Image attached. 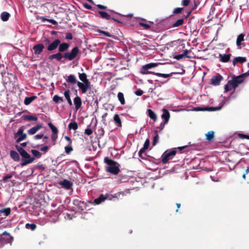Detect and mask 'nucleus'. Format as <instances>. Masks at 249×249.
<instances>
[{"instance_id":"f257e3e1","label":"nucleus","mask_w":249,"mask_h":249,"mask_svg":"<svg viewBox=\"0 0 249 249\" xmlns=\"http://www.w3.org/2000/svg\"><path fill=\"white\" fill-rule=\"evenodd\" d=\"M16 148L22 157L20 163L21 166L32 163L35 160V158L31 157L22 147L16 145Z\"/></svg>"},{"instance_id":"f03ea898","label":"nucleus","mask_w":249,"mask_h":249,"mask_svg":"<svg viewBox=\"0 0 249 249\" xmlns=\"http://www.w3.org/2000/svg\"><path fill=\"white\" fill-rule=\"evenodd\" d=\"M79 78L83 82L78 81L77 86L81 90L82 93L85 94L89 89H91L90 82L87 79V76L85 73H79Z\"/></svg>"},{"instance_id":"7ed1b4c3","label":"nucleus","mask_w":249,"mask_h":249,"mask_svg":"<svg viewBox=\"0 0 249 249\" xmlns=\"http://www.w3.org/2000/svg\"><path fill=\"white\" fill-rule=\"evenodd\" d=\"M104 161L107 164L106 170L114 175L118 174L120 171V165L116 161L109 159L107 157L104 159Z\"/></svg>"},{"instance_id":"20e7f679","label":"nucleus","mask_w":249,"mask_h":249,"mask_svg":"<svg viewBox=\"0 0 249 249\" xmlns=\"http://www.w3.org/2000/svg\"><path fill=\"white\" fill-rule=\"evenodd\" d=\"M124 194L122 192H119L113 195L106 194V195H102L99 197L95 199L93 203L95 205H98L104 202L106 199L112 200L114 198H120L121 196H123Z\"/></svg>"},{"instance_id":"39448f33","label":"nucleus","mask_w":249,"mask_h":249,"mask_svg":"<svg viewBox=\"0 0 249 249\" xmlns=\"http://www.w3.org/2000/svg\"><path fill=\"white\" fill-rule=\"evenodd\" d=\"M13 238L9 233L4 231L2 234H0V248L2 247L5 244L12 242Z\"/></svg>"},{"instance_id":"423d86ee","label":"nucleus","mask_w":249,"mask_h":249,"mask_svg":"<svg viewBox=\"0 0 249 249\" xmlns=\"http://www.w3.org/2000/svg\"><path fill=\"white\" fill-rule=\"evenodd\" d=\"M176 151L175 149L166 150L161 156L162 161L163 163H167L170 160L173 158L176 154Z\"/></svg>"},{"instance_id":"0eeeda50","label":"nucleus","mask_w":249,"mask_h":249,"mask_svg":"<svg viewBox=\"0 0 249 249\" xmlns=\"http://www.w3.org/2000/svg\"><path fill=\"white\" fill-rule=\"evenodd\" d=\"M248 75H249V70L243 74L234 77L232 80L230 81L232 85V87H233L234 89L237 88L239 84L242 83L243 82L244 77Z\"/></svg>"},{"instance_id":"6e6552de","label":"nucleus","mask_w":249,"mask_h":249,"mask_svg":"<svg viewBox=\"0 0 249 249\" xmlns=\"http://www.w3.org/2000/svg\"><path fill=\"white\" fill-rule=\"evenodd\" d=\"M79 50L77 47H74L71 52H68L65 53L63 55V57L70 61L74 59L77 55Z\"/></svg>"},{"instance_id":"1a4fd4ad","label":"nucleus","mask_w":249,"mask_h":249,"mask_svg":"<svg viewBox=\"0 0 249 249\" xmlns=\"http://www.w3.org/2000/svg\"><path fill=\"white\" fill-rule=\"evenodd\" d=\"M159 64L158 63H151L143 66L141 70V73L143 74H153L154 72L148 71V70L157 67Z\"/></svg>"},{"instance_id":"9d476101","label":"nucleus","mask_w":249,"mask_h":249,"mask_svg":"<svg viewBox=\"0 0 249 249\" xmlns=\"http://www.w3.org/2000/svg\"><path fill=\"white\" fill-rule=\"evenodd\" d=\"M58 184L66 190H70L72 186V183L66 179L59 181Z\"/></svg>"},{"instance_id":"9b49d317","label":"nucleus","mask_w":249,"mask_h":249,"mask_svg":"<svg viewBox=\"0 0 249 249\" xmlns=\"http://www.w3.org/2000/svg\"><path fill=\"white\" fill-rule=\"evenodd\" d=\"M60 43V40L58 39L54 40L53 42L50 43L47 47V50L49 51H52L56 49Z\"/></svg>"},{"instance_id":"f8f14e48","label":"nucleus","mask_w":249,"mask_h":249,"mask_svg":"<svg viewBox=\"0 0 249 249\" xmlns=\"http://www.w3.org/2000/svg\"><path fill=\"white\" fill-rule=\"evenodd\" d=\"M222 79L223 77L220 74H217L212 78L211 84L213 86H218L220 84Z\"/></svg>"},{"instance_id":"ddd939ff","label":"nucleus","mask_w":249,"mask_h":249,"mask_svg":"<svg viewBox=\"0 0 249 249\" xmlns=\"http://www.w3.org/2000/svg\"><path fill=\"white\" fill-rule=\"evenodd\" d=\"M44 48V46L43 44L41 43L37 44L35 45L33 48L34 51V53L36 55L40 54L43 51Z\"/></svg>"},{"instance_id":"4468645a","label":"nucleus","mask_w":249,"mask_h":249,"mask_svg":"<svg viewBox=\"0 0 249 249\" xmlns=\"http://www.w3.org/2000/svg\"><path fill=\"white\" fill-rule=\"evenodd\" d=\"M231 55V53H219L218 55V58L220 62L223 63H227L230 61Z\"/></svg>"},{"instance_id":"2eb2a0df","label":"nucleus","mask_w":249,"mask_h":249,"mask_svg":"<svg viewBox=\"0 0 249 249\" xmlns=\"http://www.w3.org/2000/svg\"><path fill=\"white\" fill-rule=\"evenodd\" d=\"M221 107H218L216 108H213V107H205V108H201L199 107H195L193 108V110L198 111H214V110H220L221 108Z\"/></svg>"},{"instance_id":"dca6fc26","label":"nucleus","mask_w":249,"mask_h":249,"mask_svg":"<svg viewBox=\"0 0 249 249\" xmlns=\"http://www.w3.org/2000/svg\"><path fill=\"white\" fill-rule=\"evenodd\" d=\"M42 127V125L41 124H38L34 127L30 128L28 130V133L29 135H34Z\"/></svg>"},{"instance_id":"f3484780","label":"nucleus","mask_w":249,"mask_h":249,"mask_svg":"<svg viewBox=\"0 0 249 249\" xmlns=\"http://www.w3.org/2000/svg\"><path fill=\"white\" fill-rule=\"evenodd\" d=\"M66 81L67 83H70L72 85H74L75 84H77L78 82L76 77L73 74L69 75L66 79Z\"/></svg>"},{"instance_id":"a211bd4d","label":"nucleus","mask_w":249,"mask_h":249,"mask_svg":"<svg viewBox=\"0 0 249 249\" xmlns=\"http://www.w3.org/2000/svg\"><path fill=\"white\" fill-rule=\"evenodd\" d=\"M74 104L75 105V109L78 110L82 105V100L80 97L77 96L73 99Z\"/></svg>"},{"instance_id":"6ab92c4d","label":"nucleus","mask_w":249,"mask_h":249,"mask_svg":"<svg viewBox=\"0 0 249 249\" xmlns=\"http://www.w3.org/2000/svg\"><path fill=\"white\" fill-rule=\"evenodd\" d=\"M162 114L161 115V118L163 119H164V124H166L168 123L169 118H170V114L169 111L163 108L162 109Z\"/></svg>"},{"instance_id":"aec40b11","label":"nucleus","mask_w":249,"mask_h":249,"mask_svg":"<svg viewBox=\"0 0 249 249\" xmlns=\"http://www.w3.org/2000/svg\"><path fill=\"white\" fill-rule=\"evenodd\" d=\"M244 36L245 35L243 34H240L237 38L236 43L237 46H238V48L240 49L241 45H243V46L245 45L243 44V43H242V42L244 40Z\"/></svg>"},{"instance_id":"412c9836","label":"nucleus","mask_w":249,"mask_h":249,"mask_svg":"<svg viewBox=\"0 0 249 249\" xmlns=\"http://www.w3.org/2000/svg\"><path fill=\"white\" fill-rule=\"evenodd\" d=\"M73 204L78 207L81 210H84L85 209H86V207L84 202L78 199L74 200Z\"/></svg>"},{"instance_id":"4be33fe9","label":"nucleus","mask_w":249,"mask_h":249,"mask_svg":"<svg viewBox=\"0 0 249 249\" xmlns=\"http://www.w3.org/2000/svg\"><path fill=\"white\" fill-rule=\"evenodd\" d=\"M11 158L15 161H18L20 160V157L18 154L15 151L11 150L10 152Z\"/></svg>"},{"instance_id":"5701e85b","label":"nucleus","mask_w":249,"mask_h":249,"mask_svg":"<svg viewBox=\"0 0 249 249\" xmlns=\"http://www.w3.org/2000/svg\"><path fill=\"white\" fill-rule=\"evenodd\" d=\"M247 61L246 58L245 57L238 56L235 57L232 61V64L234 66L236 65L237 63H243Z\"/></svg>"},{"instance_id":"b1692460","label":"nucleus","mask_w":249,"mask_h":249,"mask_svg":"<svg viewBox=\"0 0 249 249\" xmlns=\"http://www.w3.org/2000/svg\"><path fill=\"white\" fill-rule=\"evenodd\" d=\"M58 50L59 52H63L66 51L69 47V44L67 43H60L59 45Z\"/></svg>"},{"instance_id":"393cba45","label":"nucleus","mask_w":249,"mask_h":249,"mask_svg":"<svg viewBox=\"0 0 249 249\" xmlns=\"http://www.w3.org/2000/svg\"><path fill=\"white\" fill-rule=\"evenodd\" d=\"M10 17V14L7 12H3L0 14V19L3 21H7Z\"/></svg>"},{"instance_id":"a878e982","label":"nucleus","mask_w":249,"mask_h":249,"mask_svg":"<svg viewBox=\"0 0 249 249\" xmlns=\"http://www.w3.org/2000/svg\"><path fill=\"white\" fill-rule=\"evenodd\" d=\"M63 57V56H62L60 52H59V53H57L55 54L51 55L49 57V59H56L57 60L60 61L61 60V59Z\"/></svg>"},{"instance_id":"bb28decb","label":"nucleus","mask_w":249,"mask_h":249,"mask_svg":"<svg viewBox=\"0 0 249 249\" xmlns=\"http://www.w3.org/2000/svg\"><path fill=\"white\" fill-rule=\"evenodd\" d=\"M113 120L118 127L122 126L121 120L118 114H116L114 115Z\"/></svg>"},{"instance_id":"cd10ccee","label":"nucleus","mask_w":249,"mask_h":249,"mask_svg":"<svg viewBox=\"0 0 249 249\" xmlns=\"http://www.w3.org/2000/svg\"><path fill=\"white\" fill-rule=\"evenodd\" d=\"M148 116L151 119L153 120L154 121H156L157 120V115L155 113V112L152 111L151 109H147Z\"/></svg>"},{"instance_id":"c85d7f7f","label":"nucleus","mask_w":249,"mask_h":249,"mask_svg":"<svg viewBox=\"0 0 249 249\" xmlns=\"http://www.w3.org/2000/svg\"><path fill=\"white\" fill-rule=\"evenodd\" d=\"M64 95L65 97L66 98V100H67L69 105L71 106H72V101H71V98H70V90L69 89L66 90L64 92Z\"/></svg>"},{"instance_id":"c756f323","label":"nucleus","mask_w":249,"mask_h":249,"mask_svg":"<svg viewBox=\"0 0 249 249\" xmlns=\"http://www.w3.org/2000/svg\"><path fill=\"white\" fill-rule=\"evenodd\" d=\"M98 13L103 18L108 20L111 18L110 16L106 12L99 11H98Z\"/></svg>"},{"instance_id":"7c9ffc66","label":"nucleus","mask_w":249,"mask_h":249,"mask_svg":"<svg viewBox=\"0 0 249 249\" xmlns=\"http://www.w3.org/2000/svg\"><path fill=\"white\" fill-rule=\"evenodd\" d=\"M36 98L35 96H33L31 97H26L25 99L24 103L25 105H29L33 100H34Z\"/></svg>"},{"instance_id":"2f4dec72","label":"nucleus","mask_w":249,"mask_h":249,"mask_svg":"<svg viewBox=\"0 0 249 249\" xmlns=\"http://www.w3.org/2000/svg\"><path fill=\"white\" fill-rule=\"evenodd\" d=\"M31 152L32 153V154L34 156L33 157H34L35 159L36 158L39 159L42 156L41 153H40L39 151H37L36 150L32 149L31 150Z\"/></svg>"},{"instance_id":"473e14b6","label":"nucleus","mask_w":249,"mask_h":249,"mask_svg":"<svg viewBox=\"0 0 249 249\" xmlns=\"http://www.w3.org/2000/svg\"><path fill=\"white\" fill-rule=\"evenodd\" d=\"M23 118L24 120L27 121H36L37 120V118L36 116H32V115H24L23 116Z\"/></svg>"},{"instance_id":"72a5a7b5","label":"nucleus","mask_w":249,"mask_h":249,"mask_svg":"<svg viewBox=\"0 0 249 249\" xmlns=\"http://www.w3.org/2000/svg\"><path fill=\"white\" fill-rule=\"evenodd\" d=\"M118 99L119 101H120L121 105H123L125 104V100L124 98V94L122 92H119L118 93Z\"/></svg>"},{"instance_id":"f704fd0d","label":"nucleus","mask_w":249,"mask_h":249,"mask_svg":"<svg viewBox=\"0 0 249 249\" xmlns=\"http://www.w3.org/2000/svg\"><path fill=\"white\" fill-rule=\"evenodd\" d=\"M232 89H234L233 87H232V85L230 81H228V83L225 86L224 90L225 92H228L229 91L231 90Z\"/></svg>"},{"instance_id":"c9c22d12","label":"nucleus","mask_w":249,"mask_h":249,"mask_svg":"<svg viewBox=\"0 0 249 249\" xmlns=\"http://www.w3.org/2000/svg\"><path fill=\"white\" fill-rule=\"evenodd\" d=\"M49 127L51 128L52 134H58V130L56 127H55L52 123H49L48 124Z\"/></svg>"},{"instance_id":"e433bc0d","label":"nucleus","mask_w":249,"mask_h":249,"mask_svg":"<svg viewBox=\"0 0 249 249\" xmlns=\"http://www.w3.org/2000/svg\"><path fill=\"white\" fill-rule=\"evenodd\" d=\"M11 213V209L10 208L3 209L0 210V214H3L4 216H8Z\"/></svg>"},{"instance_id":"4c0bfd02","label":"nucleus","mask_w":249,"mask_h":249,"mask_svg":"<svg viewBox=\"0 0 249 249\" xmlns=\"http://www.w3.org/2000/svg\"><path fill=\"white\" fill-rule=\"evenodd\" d=\"M206 139L211 141L212 140L214 137V132L213 131H209L206 134Z\"/></svg>"},{"instance_id":"58836bf2","label":"nucleus","mask_w":249,"mask_h":249,"mask_svg":"<svg viewBox=\"0 0 249 249\" xmlns=\"http://www.w3.org/2000/svg\"><path fill=\"white\" fill-rule=\"evenodd\" d=\"M69 129L76 130L78 128V124L75 122L70 123L68 125Z\"/></svg>"},{"instance_id":"ea45409f","label":"nucleus","mask_w":249,"mask_h":249,"mask_svg":"<svg viewBox=\"0 0 249 249\" xmlns=\"http://www.w3.org/2000/svg\"><path fill=\"white\" fill-rule=\"evenodd\" d=\"M183 22L184 19L183 18L179 19L172 24V27H177L178 26L181 25L183 23Z\"/></svg>"},{"instance_id":"a19ab883","label":"nucleus","mask_w":249,"mask_h":249,"mask_svg":"<svg viewBox=\"0 0 249 249\" xmlns=\"http://www.w3.org/2000/svg\"><path fill=\"white\" fill-rule=\"evenodd\" d=\"M53 101L57 104L60 103L61 102H62L63 101V99L61 97H59L57 95H55L53 97Z\"/></svg>"},{"instance_id":"79ce46f5","label":"nucleus","mask_w":249,"mask_h":249,"mask_svg":"<svg viewBox=\"0 0 249 249\" xmlns=\"http://www.w3.org/2000/svg\"><path fill=\"white\" fill-rule=\"evenodd\" d=\"M25 227L28 229H30L32 231H34L36 229V226L35 224L27 223L25 225Z\"/></svg>"},{"instance_id":"37998d69","label":"nucleus","mask_w":249,"mask_h":249,"mask_svg":"<svg viewBox=\"0 0 249 249\" xmlns=\"http://www.w3.org/2000/svg\"><path fill=\"white\" fill-rule=\"evenodd\" d=\"M153 74H155L157 76L162 77H163L165 78L169 77L171 75V74H164V73H159V72H153Z\"/></svg>"},{"instance_id":"c03bdc74","label":"nucleus","mask_w":249,"mask_h":249,"mask_svg":"<svg viewBox=\"0 0 249 249\" xmlns=\"http://www.w3.org/2000/svg\"><path fill=\"white\" fill-rule=\"evenodd\" d=\"M27 135L25 133L20 135L17 139V142H20L26 138Z\"/></svg>"},{"instance_id":"a18cd8bd","label":"nucleus","mask_w":249,"mask_h":249,"mask_svg":"<svg viewBox=\"0 0 249 249\" xmlns=\"http://www.w3.org/2000/svg\"><path fill=\"white\" fill-rule=\"evenodd\" d=\"M57 134H52L51 135V139L53 141V144L54 145L55 143V142L56 139H57Z\"/></svg>"},{"instance_id":"49530a36","label":"nucleus","mask_w":249,"mask_h":249,"mask_svg":"<svg viewBox=\"0 0 249 249\" xmlns=\"http://www.w3.org/2000/svg\"><path fill=\"white\" fill-rule=\"evenodd\" d=\"M159 141V136L156 134L154 137L152 142V145L155 146Z\"/></svg>"},{"instance_id":"de8ad7c7","label":"nucleus","mask_w":249,"mask_h":249,"mask_svg":"<svg viewBox=\"0 0 249 249\" xmlns=\"http://www.w3.org/2000/svg\"><path fill=\"white\" fill-rule=\"evenodd\" d=\"M13 174H10L4 176L2 178V180L4 182H6L8 179L11 178L13 177Z\"/></svg>"},{"instance_id":"09e8293b","label":"nucleus","mask_w":249,"mask_h":249,"mask_svg":"<svg viewBox=\"0 0 249 249\" xmlns=\"http://www.w3.org/2000/svg\"><path fill=\"white\" fill-rule=\"evenodd\" d=\"M185 56L183 54V53L179 54H176V55H173L174 58L177 59V60H180L181 59H182Z\"/></svg>"},{"instance_id":"8fccbe9b","label":"nucleus","mask_w":249,"mask_h":249,"mask_svg":"<svg viewBox=\"0 0 249 249\" xmlns=\"http://www.w3.org/2000/svg\"><path fill=\"white\" fill-rule=\"evenodd\" d=\"M72 151V148L71 146H66L65 147V151L67 154H69Z\"/></svg>"},{"instance_id":"3c124183","label":"nucleus","mask_w":249,"mask_h":249,"mask_svg":"<svg viewBox=\"0 0 249 249\" xmlns=\"http://www.w3.org/2000/svg\"><path fill=\"white\" fill-rule=\"evenodd\" d=\"M98 32L105 36H108V37L111 36V35L109 33L107 32L106 31H104L103 30H99Z\"/></svg>"},{"instance_id":"603ef678","label":"nucleus","mask_w":249,"mask_h":249,"mask_svg":"<svg viewBox=\"0 0 249 249\" xmlns=\"http://www.w3.org/2000/svg\"><path fill=\"white\" fill-rule=\"evenodd\" d=\"M190 52V51H189V50L186 49L183 51L182 53L185 57L188 58H191L192 57V56L188 55V53Z\"/></svg>"},{"instance_id":"864d4df0","label":"nucleus","mask_w":249,"mask_h":249,"mask_svg":"<svg viewBox=\"0 0 249 249\" xmlns=\"http://www.w3.org/2000/svg\"><path fill=\"white\" fill-rule=\"evenodd\" d=\"M139 24L141 26L144 27L146 29H149L150 28V26L148 24H146L143 22H140Z\"/></svg>"},{"instance_id":"5fc2aeb1","label":"nucleus","mask_w":249,"mask_h":249,"mask_svg":"<svg viewBox=\"0 0 249 249\" xmlns=\"http://www.w3.org/2000/svg\"><path fill=\"white\" fill-rule=\"evenodd\" d=\"M149 145V139H147L144 142L143 148L146 149L148 148Z\"/></svg>"},{"instance_id":"6e6d98bb","label":"nucleus","mask_w":249,"mask_h":249,"mask_svg":"<svg viewBox=\"0 0 249 249\" xmlns=\"http://www.w3.org/2000/svg\"><path fill=\"white\" fill-rule=\"evenodd\" d=\"M23 129L22 127H20V128H19L18 132L15 134V137H17L18 135H20L23 134Z\"/></svg>"},{"instance_id":"4d7b16f0","label":"nucleus","mask_w":249,"mask_h":249,"mask_svg":"<svg viewBox=\"0 0 249 249\" xmlns=\"http://www.w3.org/2000/svg\"><path fill=\"white\" fill-rule=\"evenodd\" d=\"M92 133V130L90 128H87L85 130V134L89 136Z\"/></svg>"},{"instance_id":"13d9d810","label":"nucleus","mask_w":249,"mask_h":249,"mask_svg":"<svg viewBox=\"0 0 249 249\" xmlns=\"http://www.w3.org/2000/svg\"><path fill=\"white\" fill-rule=\"evenodd\" d=\"M183 8H176L174 10V13L175 14H179L182 10Z\"/></svg>"},{"instance_id":"bf43d9fd","label":"nucleus","mask_w":249,"mask_h":249,"mask_svg":"<svg viewBox=\"0 0 249 249\" xmlns=\"http://www.w3.org/2000/svg\"><path fill=\"white\" fill-rule=\"evenodd\" d=\"M189 0H182L181 2V5L184 6H187L189 5Z\"/></svg>"},{"instance_id":"052dcab7","label":"nucleus","mask_w":249,"mask_h":249,"mask_svg":"<svg viewBox=\"0 0 249 249\" xmlns=\"http://www.w3.org/2000/svg\"><path fill=\"white\" fill-rule=\"evenodd\" d=\"M43 137V134H37L36 135H35L34 137V139L35 140H38V139H40L41 138H42Z\"/></svg>"},{"instance_id":"680f3d73","label":"nucleus","mask_w":249,"mask_h":249,"mask_svg":"<svg viewBox=\"0 0 249 249\" xmlns=\"http://www.w3.org/2000/svg\"><path fill=\"white\" fill-rule=\"evenodd\" d=\"M66 39H72V36L71 33H68L66 35Z\"/></svg>"},{"instance_id":"e2e57ef3","label":"nucleus","mask_w":249,"mask_h":249,"mask_svg":"<svg viewBox=\"0 0 249 249\" xmlns=\"http://www.w3.org/2000/svg\"><path fill=\"white\" fill-rule=\"evenodd\" d=\"M143 93V91L141 89H138L135 91V94L137 96H141Z\"/></svg>"},{"instance_id":"0e129e2a","label":"nucleus","mask_w":249,"mask_h":249,"mask_svg":"<svg viewBox=\"0 0 249 249\" xmlns=\"http://www.w3.org/2000/svg\"><path fill=\"white\" fill-rule=\"evenodd\" d=\"M49 149V147L47 146H45L40 148V150L45 152H47Z\"/></svg>"},{"instance_id":"69168bd1","label":"nucleus","mask_w":249,"mask_h":249,"mask_svg":"<svg viewBox=\"0 0 249 249\" xmlns=\"http://www.w3.org/2000/svg\"><path fill=\"white\" fill-rule=\"evenodd\" d=\"M98 131L99 132V134L101 136H103L104 135V130H103V128L98 129Z\"/></svg>"},{"instance_id":"338daca9","label":"nucleus","mask_w":249,"mask_h":249,"mask_svg":"<svg viewBox=\"0 0 249 249\" xmlns=\"http://www.w3.org/2000/svg\"><path fill=\"white\" fill-rule=\"evenodd\" d=\"M84 6L87 9H89V10L91 9V8H92L91 6L87 3H85L84 4Z\"/></svg>"},{"instance_id":"774afa93","label":"nucleus","mask_w":249,"mask_h":249,"mask_svg":"<svg viewBox=\"0 0 249 249\" xmlns=\"http://www.w3.org/2000/svg\"><path fill=\"white\" fill-rule=\"evenodd\" d=\"M42 20H43V21L47 20V21H48L49 22H50V23H53V24H55L56 23V21H55V20H53V19H42Z\"/></svg>"}]
</instances>
